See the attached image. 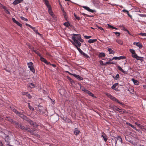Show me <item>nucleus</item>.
I'll use <instances>...</instances> for the list:
<instances>
[{"mask_svg": "<svg viewBox=\"0 0 146 146\" xmlns=\"http://www.w3.org/2000/svg\"><path fill=\"white\" fill-rule=\"evenodd\" d=\"M5 12L6 13H7V14H10V12L8 10H6L5 11Z\"/></svg>", "mask_w": 146, "mask_h": 146, "instance_id": "nucleus-63", "label": "nucleus"}, {"mask_svg": "<svg viewBox=\"0 0 146 146\" xmlns=\"http://www.w3.org/2000/svg\"><path fill=\"white\" fill-rule=\"evenodd\" d=\"M12 110L13 112L15 113L17 115L19 116L23 119L26 121L28 117H26L25 115H24L22 113L19 112L16 109L14 108L12 109Z\"/></svg>", "mask_w": 146, "mask_h": 146, "instance_id": "nucleus-4", "label": "nucleus"}, {"mask_svg": "<svg viewBox=\"0 0 146 146\" xmlns=\"http://www.w3.org/2000/svg\"><path fill=\"white\" fill-rule=\"evenodd\" d=\"M126 58V57L124 56H121L119 57V60L124 59Z\"/></svg>", "mask_w": 146, "mask_h": 146, "instance_id": "nucleus-42", "label": "nucleus"}, {"mask_svg": "<svg viewBox=\"0 0 146 146\" xmlns=\"http://www.w3.org/2000/svg\"><path fill=\"white\" fill-rule=\"evenodd\" d=\"M132 81L133 82L135 85H137L139 84V83L137 80H135L134 79L132 78Z\"/></svg>", "mask_w": 146, "mask_h": 146, "instance_id": "nucleus-21", "label": "nucleus"}, {"mask_svg": "<svg viewBox=\"0 0 146 146\" xmlns=\"http://www.w3.org/2000/svg\"><path fill=\"white\" fill-rule=\"evenodd\" d=\"M135 124L137 125L139 127L140 124L139 123H138V122H135Z\"/></svg>", "mask_w": 146, "mask_h": 146, "instance_id": "nucleus-64", "label": "nucleus"}, {"mask_svg": "<svg viewBox=\"0 0 146 146\" xmlns=\"http://www.w3.org/2000/svg\"><path fill=\"white\" fill-rule=\"evenodd\" d=\"M107 48L108 51L109 52V54H114L115 52L113 50H112L111 48Z\"/></svg>", "mask_w": 146, "mask_h": 146, "instance_id": "nucleus-17", "label": "nucleus"}, {"mask_svg": "<svg viewBox=\"0 0 146 146\" xmlns=\"http://www.w3.org/2000/svg\"><path fill=\"white\" fill-rule=\"evenodd\" d=\"M82 55H83L84 56V57L86 58H90L88 54H86L84 52L83 53Z\"/></svg>", "mask_w": 146, "mask_h": 146, "instance_id": "nucleus-35", "label": "nucleus"}, {"mask_svg": "<svg viewBox=\"0 0 146 146\" xmlns=\"http://www.w3.org/2000/svg\"><path fill=\"white\" fill-rule=\"evenodd\" d=\"M29 108L31 110H32V111L34 110V108L33 107H32L31 106H30L29 107Z\"/></svg>", "mask_w": 146, "mask_h": 146, "instance_id": "nucleus-59", "label": "nucleus"}, {"mask_svg": "<svg viewBox=\"0 0 146 146\" xmlns=\"http://www.w3.org/2000/svg\"><path fill=\"white\" fill-rule=\"evenodd\" d=\"M64 25L67 27H68L70 26V24L68 22H65L64 23Z\"/></svg>", "mask_w": 146, "mask_h": 146, "instance_id": "nucleus-39", "label": "nucleus"}, {"mask_svg": "<svg viewBox=\"0 0 146 146\" xmlns=\"http://www.w3.org/2000/svg\"><path fill=\"white\" fill-rule=\"evenodd\" d=\"M6 118L7 119H5L6 120H7L9 121L11 123H13V122L14 121V120L11 119L10 117H6Z\"/></svg>", "mask_w": 146, "mask_h": 146, "instance_id": "nucleus-31", "label": "nucleus"}, {"mask_svg": "<svg viewBox=\"0 0 146 146\" xmlns=\"http://www.w3.org/2000/svg\"><path fill=\"white\" fill-rule=\"evenodd\" d=\"M115 144H114L113 143H112V145L113 146H115L117 144V141L118 140L121 143L122 142V138L121 136H118L117 137H115Z\"/></svg>", "mask_w": 146, "mask_h": 146, "instance_id": "nucleus-6", "label": "nucleus"}, {"mask_svg": "<svg viewBox=\"0 0 146 146\" xmlns=\"http://www.w3.org/2000/svg\"><path fill=\"white\" fill-rule=\"evenodd\" d=\"M40 60L41 61L47 64H50V62H48L46 59L40 56Z\"/></svg>", "mask_w": 146, "mask_h": 146, "instance_id": "nucleus-13", "label": "nucleus"}, {"mask_svg": "<svg viewBox=\"0 0 146 146\" xmlns=\"http://www.w3.org/2000/svg\"><path fill=\"white\" fill-rule=\"evenodd\" d=\"M139 35H141L143 36H146V33H139Z\"/></svg>", "mask_w": 146, "mask_h": 146, "instance_id": "nucleus-49", "label": "nucleus"}, {"mask_svg": "<svg viewBox=\"0 0 146 146\" xmlns=\"http://www.w3.org/2000/svg\"><path fill=\"white\" fill-rule=\"evenodd\" d=\"M85 93L89 95L90 96H92L93 98H96V97L91 92L89 91V90H87L86 91V92Z\"/></svg>", "mask_w": 146, "mask_h": 146, "instance_id": "nucleus-11", "label": "nucleus"}, {"mask_svg": "<svg viewBox=\"0 0 146 146\" xmlns=\"http://www.w3.org/2000/svg\"><path fill=\"white\" fill-rule=\"evenodd\" d=\"M82 8H84L86 10L88 11L91 12V13H93L94 12V10L91 9L88 7H87V6H82Z\"/></svg>", "mask_w": 146, "mask_h": 146, "instance_id": "nucleus-10", "label": "nucleus"}, {"mask_svg": "<svg viewBox=\"0 0 146 146\" xmlns=\"http://www.w3.org/2000/svg\"><path fill=\"white\" fill-rule=\"evenodd\" d=\"M16 24H17L19 26H20V27H22V25L20 23H19L18 21L16 23Z\"/></svg>", "mask_w": 146, "mask_h": 146, "instance_id": "nucleus-53", "label": "nucleus"}, {"mask_svg": "<svg viewBox=\"0 0 146 146\" xmlns=\"http://www.w3.org/2000/svg\"><path fill=\"white\" fill-rule=\"evenodd\" d=\"M117 68L118 70L120 71L121 72L123 73H125L126 72L119 66H118Z\"/></svg>", "mask_w": 146, "mask_h": 146, "instance_id": "nucleus-30", "label": "nucleus"}, {"mask_svg": "<svg viewBox=\"0 0 146 146\" xmlns=\"http://www.w3.org/2000/svg\"><path fill=\"white\" fill-rule=\"evenodd\" d=\"M112 109H113L114 111H115V110L118 111H119V110H121V109L119 108H118L117 106H113V107H112Z\"/></svg>", "mask_w": 146, "mask_h": 146, "instance_id": "nucleus-18", "label": "nucleus"}, {"mask_svg": "<svg viewBox=\"0 0 146 146\" xmlns=\"http://www.w3.org/2000/svg\"><path fill=\"white\" fill-rule=\"evenodd\" d=\"M138 15L141 17H146V15L145 14H139Z\"/></svg>", "mask_w": 146, "mask_h": 146, "instance_id": "nucleus-50", "label": "nucleus"}, {"mask_svg": "<svg viewBox=\"0 0 146 146\" xmlns=\"http://www.w3.org/2000/svg\"><path fill=\"white\" fill-rule=\"evenodd\" d=\"M114 33L117 36H119L120 35V33L118 32H117Z\"/></svg>", "mask_w": 146, "mask_h": 146, "instance_id": "nucleus-52", "label": "nucleus"}, {"mask_svg": "<svg viewBox=\"0 0 146 146\" xmlns=\"http://www.w3.org/2000/svg\"><path fill=\"white\" fill-rule=\"evenodd\" d=\"M97 39H89L88 41V42L90 43H93L94 42L97 41Z\"/></svg>", "mask_w": 146, "mask_h": 146, "instance_id": "nucleus-28", "label": "nucleus"}, {"mask_svg": "<svg viewBox=\"0 0 146 146\" xmlns=\"http://www.w3.org/2000/svg\"><path fill=\"white\" fill-rule=\"evenodd\" d=\"M29 132L31 133L32 135H35L38 137H40V135L39 134H37L34 131H33L32 130H31L30 128H27V129L26 130Z\"/></svg>", "mask_w": 146, "mask_h": 146, "instance_id": "nucleus-7", "label": "nucleus"}, {"mask_svg": "<svg viewBox=\"0 0 146 146\" xmlns=\"http://www.w3.org/2000/svg\"><path fill=\"white\" fill-rule=\"evenodd\" d=\"M23 95H26L28 97V98L29 99L31 98L32 97L31 95L29 94L28 92H24V93L23 94Z\"/></svg>", "mask_w": 146, "mask_h": 146, "instance_id": "nucleus-25", "label": "nucleus"}, {"mask_svg": "<svg viewBox=\"0 0 146 146\" xmlns=\"http://www.w3.org/2000/svg\"><path fill=\"white\" fill-rule=\"evenodd\" d=\"M12 124L14 125L16 128H20L21 129L24 131H25L27 129V128L23 126L21 123H19L18 122L15 121L14 120Z\"/></svg>", "mask_w": 146, "mask_h": 146, "instance_id": "nucleus-3", "label": "nucleus"}, {"mask_svg": "<svg viewBox=\"0 0 146 146\" xmlns=\"http://www.w3.org/2000/svg\"><path fill=\"white\" fill-rule=\"evenodd\" d=\"M100 64H101L102 65H106L107 64L106 63V62H104L103 63V61L102 60H101L100 62Z\"/></svg>", "mask_w": 146, "mask_h": 146, "instance_id": "nucleus-46", "label": "nucleus"}, {"mask_svg": "<svg viewBox=\"0 0 146 146\" xmlns=\"http://www.w3.org/2000/svg\"><path fill=\"white\" fill-rule=\"evenodd\" d=\"M125 139L127 141L129 142H131V140L130 138V137L128 135H127L126 136H125Z\"/></svg>", "mask_w": 146, "mask_h": 146, "instance_id": "nucleus-32", "label": "nucleus"}, {"mask_svg": "<svg viewBox=\"0 0 146 146\" xmlns=\"http://www.w3.org/2000/svg\"><path fill=\"white\" fill-rule=\"evenodd\" d=\"M73 76L76 77L77 79L79 80H83V78L81 77L79 75H76V74H73Z\"/></svg>", "mask_w": 146, "mask_h": 146, "instance_id": "nucleus-15", "label": "nucleus"}, {"mask_svg": "<svg viewBox=\"0 0 146 146\" xmlns=\"http://www.w3.org/2000/svg\"><path fill=\"white\" fill-rule=\"evenodd\" d=\"M119 111V113L121 114H123L125 112L123 110L120 111L119 110V111Z\"/></svg>", "mask_w": 146, "mask_h": 146, "instance_id": "nucleus-60", "label": "nucleus"}, {"mask_svg": "<svg viewBox=\"0 0 146 146\" xmlns=\"http://www.w3.org/2000/svg\"><path fill=\"white\" fill-rule=\"evenodd\" d=\"M38 111H39L40 112H41L42 111V108H43L39 104L38 105Z\"/></svg>", "mask_w": 146, "mask_h": 146, "instance_id": "nucleus-23", "label": "nucleus"}, {"mask_svg": "<svg viewBox=\"0 0 146 146\" xmlns=\"http://www.w3.org/2000/svg\"><path fill=\"white\" fill-rule=\"evenodd\" d=\"M142 58H143V57H140L138 56V57H137V58H136V59L137 60L142 61L143 60Z\"/></svg>", "mask_w": 146, "mask_h": 146, "instance_id": "nucleus-48", "label": "nucleus"}, {"mask_svg": "<svg viewBox=\"0 0 146 146\" xmlns=\"http://www.w3.org/2000/svg\"><path fill=\"white\" fill-rule=\"evenodd\" d=\"M27 65L30 70L33 73H34L35 72V70L34 68L33 63L32 62H30L27 63Z\"/></svg>", "mask_w": 146, "mask_h": 146, "instance_id": "nucleus-5", "label": "nucleus"}, {"mask_svg": "<svg viewBox=\"0 0 146 146\" xmlns=\"http://www.w3.org/2000/svg\"><path fill=\"white\" fill-rule=\"evenodd\" d=\"M28 86L31 88H33L35 87V85L33 84L30 83L28 84Z\"/></svg>", "mask_w": 146, "mask_h": 146, "instance_id": "nucleus-27", "label": "nucleus"}, {"mask_svg": "<svg viewBox=\"0 0 146 146\" xmlns=\"http://www.w3.org/2000/svg\"><path fill=\"white\" fill-rule=\"evenodd\" d=\"M108 27L110 28H111L113 29L114 27L111 25H110L109 24H108Z\"/></svg>", "mask_w": 146, "mask_h": 146, "instance_id": "nucleus-54", "label": "nucleus"}, {"mask_svg": "<svg viewBox=\"0 0 146 146\" xmlns=\"http://www.w3.org/2000/svg\"><path fill=\"white\" fill-rule=\"evenodd\" d=\"M78 84L80 86V89L85 93L86 92V91L87 90L86 89L84 86H82L81 84Z\"/></svg>", "mask_w": 146, "mask_h": 146, "instance_id": "nucleus-22", "label": "nucleus"}, {"mask_svg": "<svg viewBox=\"0 0 146 146\" xmlns=\"http://www.w3.org/2000/svg\"><path fill=\"white\" fill-rule=\"evenodd\" d=\"M84 37L86 39H88L91 37V36H84Z\"/></svg>", "mask_w": 146, "mask_h": 146, "instance_id": "nucleus-55", "label": "nucleus"}, {"mask_svg": "<svg viewBox=\"0 0 146 146\" xmlns=\"http://www.w3.org/2000/svg\"><path fill=\"white\" fill-rule=\"evenodd\" d=\"M48 12L49 14L52 17H54L55 16V15L53 13L51 8V7H50L48 8Z\"/></svg>", "mask_w": 146, "mask_h": 146, "instance_id": "nucleus-9", "label": "nucleus"}, {"mask_svg": "<svg viewBox=\"0 0 146 146\" xmlns=\"http://www.w3.org/2000/svg\"><path fill=\"white\" fill-rule=\"evenodd\" d=\"M122 12H124V13H125V12L127 13L128 16L129 17H130L131 18L132 16L129 14V12L127 10H125V9H123V10H122Z\"/></svg>", "mask_w": 146, "mask_h": 146, "instance_id": "nucleus-33", "label": "nucleus"}, {"mask_svg": "<svg viewBox=\"0 0 146 146\" xmlns=\"http://www.w3.org/2000/svg\"><path fill=\"white\" fill-rule=\"evenodd\" d=\"M23 0H15L13 2V4L15 5L17 4L22 1Z\"/></svg>", "mask_w": 146, "mask_h": 146, "instance_id": "nucleus-20", "label": "nucleus"}, {"mask_svg": "<svg viewBox=\"0 0 146 146\" xmlns=\"http://www.w3.org/2000/svg\"><path fill=\"white\" fill-rule=\"evenodd\" d=\"M106 95L112 101L117 102L121 106L124 105L123 103V102H120V101L118 100L116 98L112 96L111 94L109 93H107L106 94Z\"/></svg>", "mask_w": 146, "mask_h": 146, "instance_id": "nucleus-2", "label": "nucleus"}, {"mask_svg": "<svg viewBox=\"0 0 146 146\" xmlns=\"http://www.w3.org/2000/svg\"><path fill=\"white\" fill-rule=\"evenodd\" d=\"M126 124L127 125H129V126H131L132 128H133V129H134L136 130H137V129H136V127H135L133 125H132L131 123H128V122H127L126 123Z\"/></svg>", "mask_w": 146, "mask_h": 146, "instance_id": "nucleus-24", "label": "nucleus"}, {"mask_svg": "<svg viewBox=\"0 0 146 146\" xmlns=\"http://www.w3.org/2000/svg\"><path fill=\"white\" fill-rule=\"evenodd\" d=\"M43 1L44 2V3L46 5L48 8L51 7L50 5L49 4V1L48 0H44Z\"/></svg>", "mask_w": 146, "mask_h": 146, "instance_id": "nucleus-19", "label": "nucleus"}, {"mask_svg": "<svg viewBox=\"0 0 146 146\" xmlns=\"http://www.w3.org/2000/svg\"><path fill=\"white\" fill-rule=\"evenodd\" d=\"M33 51L35 52L36 54H37L39 56H41V55L39 53V51L36 50H34Z\"/></svg>", "mask_w": 146, "mask_h": 146, "instance_id": "nucleus-38", "label": "nucleus"}, {"mask_svg": "<svg viewBox=\"0 0 146 146\" xmlns=\"http://www.w3.org/2000/svg\"><path fill=\"white\" fill-rule=\"evenodd\" d=\"M129 51L131 52V53H132V54H135V50L133 49H130L129 50Z\"/></svg>", "mask_w": 146, "mask_h": 146, "instance_id": "nucleus-40", "label": "nucleus"}, {"mask_svg": "<svg viewBox=\"0 0 146 146\" xmlns=\"http://www.w3.org/2000/svg\"><path fill=\"white\" fill-rule=\"evenodd\" d=\"M118 84V83H116L113 84V85L112 86L111 88L113 89H114L115 90H116V89H115L116 87Z\"/></svg>", "mask_w": 146, "mask_h": 146, "instance_id": "nucleus-29", "label": "nucleus"}, {"mask_svg": "<svg viewBox=\"0 0 146 146\" xmlns=\"http://www.w3.org/2000/svg\"><path fill=\"white\" fill-rule=\"evenodd\" d=\"M72 38L73 41L72 40L70 41L73 45L78 44V46H81V44L80 42H84V40L82 39L81 35L80 34H73Z\"/></svg>", "mask_w": 146, "mask_h": 146, "instance_id": "nucleus-1", "label": "nucleus"}, {"mask_svg": "<svg viewBox=\"0 0 146 146\" xmlns=\"http://www.w3.org/2000/svg\"><path fill=\"white\" fill-rule=\"evenodd\" d=\"M98 28L100 30H102L104 31V29L102 27H98Z\"/></svg>", "mask_w": 146, "mask_h": 146, "instance_id": "nucleus-62", "label": "nucleus"}, {"mask_svg": "<svg viewBox=\"0 0 146 146\" xmlns=\"http://www.w3.org/2000/svg\"><path fill=\"white\" fill-rule=\"evenodd\" d=\"M33 28H34L35 29H32L33 30L35 31L36 33L38 34L39 35L40 34L38 33V30L36 29V28L35 27H33Z\"/></svg>", "mask_w": 146, "mask_h": 146, "instance_id": "nucleus-47", "label": "nucleus"}, {"mask_svg": "<svg viewBox=\"0 0 146 146\" xmlns=\"http://www.w3.org/2000/svg\"><path fill=\"white\" fill-rule=\"evenodd\" d=\"M12 21H13L16 24V23L17 22V21L14 18H13L12 19Z\"/></svg>", "mask_w": 146, "mask_h": 146, "instance_id": "nucleus-57", "label": "nucleus"}, {"mask_svg": "<svg viewBox=\"0 0 146 146\" xmlns=\"http://www.w3.org/2000/svg\"><path fill=\"white\" fill-rule=\"evenodd\" d=\"M63 15L64 16V17L65 19H66L67 17V16H66V13H63Z\"/></svg>", "mask_w": 146, "mask_h": 146, "instance_id": "nucleus-58", "label": "nucleus"}, {"mask_svg": "<svg viewBox=\"0 0 146 146\" xmlns=\"http://www.w3.org/2000/svg\"><path fill=\"white\" fill-rule=\"evenodd\" d=\"M25 25L26 26L29 27H30V28H31L32 29H35L34 28H33V27H32L31 25H29V24H28L27 23H26L25 24Z\"/></svg>", "mask_w": 146, "mask_h": 146, "instance_id": "nucleus-51", "label": "nucleus"}, {"mask_svg": "<svg viewBox=\"0 0 146 146\" xmlns=\"http://www.w3.org/2000/svg\"><path fill=\"white\" fill-rule=\"evenodd\" d=\"M117 42L120 45H122L123 42L120 39H117L116 40Z\"/></svg>", "mask_w": 146, "mask_h": 146, "instance_id": "nucleus-36", "label": "nucleus"}, {"mask_svg": "<svg viewBox=\"0 0 146 146\" xmlns=\"http://www.w3.org/2000/svg\"><path fill=\"white\" fill-rule=\"evenodd\" d=\"M74 17H75L76 19L78 20H80V17L77 16L76 15L75 13L74 14Z\"/></svg>", "mask_w": 146, "mask_h": 146, "instance_id": "nucleus-45", "label": "nucleus"}, {"mask_svg": "<svg viewBox=\"0 0 146 146\" xmlns=\"http://www.w3.org/2000/svg\"><path fill=\"white\" fill-rule=\"evenodd\" d=\"M102 135L101 136L103 138L105 141L106 142L108 140V137L106 134L103 132L102 133Z\"/></svg>", "mask_w": 146, "mask_h": 146, "instance_id": "nucleus-12", "label": "nucleus"}, {"mask_svg": "<svg viewBox=\"0 0 146 146\" xmlns=\"http://www.w3.org/2000/svg\"><path fill=\"white\" fill-rule=\"evenodd\" d=\"M105 56V54L104 53L102 52L100 53L99 54V57H104Z\"/></svg>", "mask_w": 146, "mask_h": 146, "instance_id": "nucleus-37", "label": "nucleus"}, {"mask_svg": "<svg viewBox=\"0 0 146 146\" xmlns=\"http://www.w3.org/2000/svg\"><path fill=\"white\" fill-rule=\"evenodd\" d=\"M74 46H75L76 47V48L77 49V50H78L79 52L82 54L84 52L82 50L79 48V47H80V46H78V44H76L75 45H74Z\"/></svg>", "mask_w": 146, "mask_h": 146, "instance_id": "nucleus-16", "label": "nucleus"}, {"mask_svg": "<svg viewBox=\"0 0 146 146\" xmlns=\"http://www.w3.org/2000/svg\"><path fill=\"white\" fill-rule=\"evenodd\" d=\"M112 59L119 60V57H116V56L112 58Z\"/></svg>", "mask_w": 146, "mask_h": 146, "instance_id": "nucleus-56", "label": "nucleus"}, {"mask_svg": "<svg viewBox=\"0 0 146 146\" xmlns=\"http://www.w3.org/2000/svg\"><path fill=\"white\" fill-rule=\"evenodd\" d=\"M26 121L29 123L30 125H32L34 127H37L38 125H37L33 121L31 120L28 118L27 119Z\"/></svg>", "mask_w": 146, "mask_h": 146, "instance_id": "nucleus-8", "label": "nucleus"}, {"mask_svg": "<svg viewBox=\"0 0 146 146\" xmlns=\"http://www.w3.org/2000/svg\"><path fill=\"white\" fill-rule=\"evenodd\" d=\"M113 77L114 79L117 80V79H118L119 78V75L118 74H117L116 76H113Z\"/></svg>", "mask_w": 146, "mask_h": 146, "instance_id": "nucleus-34", "label": "nucleus"}, {"mask_svg": "<svg viewBox=\"0 0 146 146\" xmlns=\"http://www.w3.org/2000/svg\"><path fill=\"white\" fill-rule=\"evenodd\" d=\"M106 63L107 64H115V63H114L113 62H110L108 61L106 62Z\"/></svg>", "mask_w": 146, "mask_h": 146, "instance_id": "nucleus-44", "label": "nucleus"}, {"mask_svg": "<svg viewBox=\"0 0 146 146\" xmlns=\"http://www.w3.org/2000/svg\"><path fill=\"white\" fill-rule=\"evenodd\" d=\"M132 56L133 58H137V57H138V56L137 55V54H136V53L134 54H132Z\"/></svg>", "mask_w": 146, "mask_h": 146, "instance_id": "nucleus-41", "label": "nucleus"}, {"mask_svg": "<svg viewBox=\"0 0 146 146\" xmlns=\"http://www.w3.org/2000/svg\"><path fill=\"white\" fill-rule=\"evenodd\" d=\"M80 133V131L79 130L78 128H75L74 132V134L76 135H79Z\"/></svg>", "mask_w": 146, "mask_h": 146, "instance_id": "nucleus-14", "label": "nucleus"}, {"mask_svg": "<svg viewBox=\"0 0 146 146\" xmlns=\"http://www.w3.org/2000/svg\"><path fill=\"white\" fill-rule=\"evenodd\" d=\"M82 15H83V16H86V17H87L88 16H89V15L86 14H85L84 13H82L81 14Z\"/></svg>", "mask_w": 146, "mask_h": 146, "instance_id": "nucleus-61", "label": "nucleus"}, {"mask_svg": "<svg viewBox=\"0 0 146 146\" xmlns=\"http://www.w3.org/2000/svg\"><path fill=\"white\" fill-rule=\"evenodd\" d=\"M136 45L137 46L139 47L140 48H142L143 47L142 44H141L139 42H137Z\"/></svg>", "mask_w": 146, "mask_h": 146, "instance_id": "nucleus-26", "label": "nucleus"}, {"mask_svg": "<svg viewBox=\"0 0 146 146\" xmlns=\"http://www.w3.org/2000/svg\"><path fill=\"white\" fill-rule=\"evenodd\" d=\"M21 19L22 20H24V21H28V19L25 18L24 17H23L22 16H21Z\"/></svg>", "mask_w": 146, "mask_h": 146, "instance_id": "nucleus-43", "label": "nucleus"}]
</instances>
